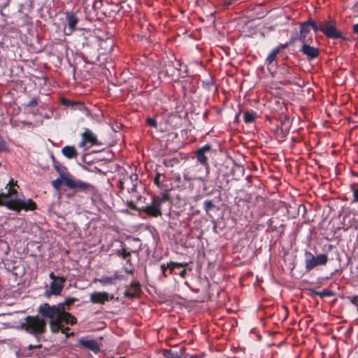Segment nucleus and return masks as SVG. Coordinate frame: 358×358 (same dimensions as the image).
<instances>
[{"label":"nucleus","mask_w":358,"mask_h":358,"mask_svg":"<svg viewBox=\"0 0 358 358\" xmlns=\"http://www.w3.org/2000/svg\"><path fill=\"white\" fill-rule=\"evenodd\" d=\"M37 310L41 319L48 322L53 334L59 331L64 333L66 330H70L69 327H64V324L73 325L77 323V319L70 313L64 311L60 305L44 303L38 307Z\"/></svg>","instance_id":"f257e3e1"},{"label":"nucleus","mask_w":358,"mask_h":358,"mask_svg":"<svg viewBox=\"0 0 358 358\" xmlns=\"http://www.w3.org/2000/svg\"><path fill=\"white\" fill-rule=\"evenodd\" d=\"M52 159L53 167L60 176L63 178L64 184L68 188L76 192H83L92 196H95L98 193L97 188L94 185L80 180H75L66 176L67 174L66 168L62 166L60 163L56 160L54 155H52Z\"/></svg>","instance_id":"f03ea898"},{"label":"nucleus","mask_w":358,"mask_h":358,"mask_svg":"<svg viewBox=\"0 0 358 358\" xmlns=\"http://www.w3.org/2000/svg\"><path fill=\"white\" fill-rule=\"evenodd\" d=\"M168 204L171 207L172 199L167 191L152 197L151 203L140 208V212L144 213L149 217H159L162 215V206Z\"/></svg>","instance_id":"7ed1b4c3"},{"label":"nucleus","mask_w":358,"mask_h":358,"mask_svg":"<svg viewBox=\"0 0 358 358\" xmlns=\"http://www.w3.org/2000/svg\"><path fill=\"white\" fill-rule=\"evenodd\" d=\"M20 328L34 336L42 335L46 332V322L40 315L27 316L24 322L20 324Z\"/></svg>","instance_id":"20e7f679"},{"label":"nucleus","mask_w":358,"mask_h":358,"mask_svg":"<svg viewBox=\"0 0 358 358\" xmlns=\"http://www.w3.org/2000/svg\"><path fill=\"white\" fill-rule=\"evenodd\" d=\"M322 33L327 38L331 40L341 39L343 41H350V38L344 36L338 29L336 20L331 16L322 20Z\"/></svg>","instance_id":"39448f33"},{"label":"nucleus","mask_w":358,"mask_h":358,"mask_svg":"<svg viewBox=\"0 0 358 358\" xmlns=\"http://www.w3.org/2000/svg\"><path fill=\"white\" fill-rule=\"evenodd\" d=\"M327 262L328 257L325 254H320L315 257L309 251L305 252V268L307 271H311L317 266L325 265Z\"/></svg>","instance_id":"423d86ee"},{"label":"nucleus","mask_w":358,"mask_h":358,"mask_svg":"<svg viewBox=\"0 0 358 358\" xmlns=\"http://www.w3.org/2000/svg\"><path fill=\"white\" fill-rule=\"evenodd\" d=\"M36 203L31 199L22 200L15 199V201L7 203V208L10 210L20 212L22 210H34L36 209Z\"/></svg>","instance_id":"0eeeda50"},{"label":"nucleus","mask_w":358,"mask_h":358,"mask_svg":"<svg viewBox=\"0 0 358 358\" xmlns=\"http://www.w3.org/2000/svg\"><path fill=\"white\" fill-rule=\"evenodd\" d=\"M287 48V44H280L278 46L275 47L268 55L265 59V65L268 70L271 72L277 67V55L282 50Z\"/></svg>","instance_id":"6e6552de"},{"label":"nucleus","mask_w":358,"mask_h":358,"mask_svg":"<svg viewBox=\"0 0 358 358\" xmlns=\"http://www.w3.org/2000/svg\"><path fill=\"white\" fill-rule=\"evenodd\" d=\"M101 143L97 139L95 134L90 129H85L84 132L81 134V141L79 142V147L84 148L87 145H99Z\"/></svg>","instance_id":"1a4fd4ad"},{"label":"nucleus","mask_w":358,"mask_h":358,"mask_svg":"<svg viewBox=\"0 0 358 358\" xmlns=\"http://www.w3.org/2000/svg\"><path fill=\"white\" fill-rule=\"evenodd\" d=\"M66 280V278L61 276V278H57L56 280L52 281L50 284L49 289L45 292V296L50 297L52 295H60Z\"/></svg>","instance_id":"9d476101"},{"label":"nucleus","mask_w":358,"mask_h":358,"mask_svg":"<svg viewBox=\"0 0 358 358\" xmlns=\"http://www.w3.org/2000/svg\"><path fill=\"white\" fill-rule=\"evenodd\" d=\"M212 151V145L206 144L199 148L196 152L197 162L206 169L209 168L208 155Z\"/></svg>","instance_id":"9b49d317"},{"label":"nucleus","mask_w":358,"mask_h":358,"mask_svg":"<svg viewBox=\"0 0 358 358\" xmlns=\"http://www.w3.org/2000/svg\"><path fill=\"white\" fill-rule=\"evenodd\" d=\"M113 295H110L106 292H94L90 296V301L94 304H104L106 301H111Z\"/></svg>","instance_id":"f8f14e48"},{"label":"nucleus","mask_w":358,"mask_h":358,"mask_svg":"<svg viewBox=\"0 0 358 358\" xmlns=\"http://www.w3.org/2000/svg\"><path fill=\"white\" fill-rule=\"evenodd\" d=\"M310 29L307 23V22H303L300 23V31L298 36L299 41L302 43H312L313 38L312 36L310 35Z\"/></svg>","instance_id":"ddd939ff"},{"label":"nucleus","mask_w":358,"mask_h":358,"mask_svg":"<svg viewBox=\"0 0 358 358\" xmlns=\"http://www.w3.org/2000/svg\"><path fill=\"white\" fill-rule=\"evenodd\" d=\"M77 346H80L85 349H88L95 354H97L100 352V346L98 342L94 339L87 340L85 338H81L78 340Z\"/></svg>","instance_id":"4468645a"},{"label":"nucleus","mask_w":358,"mask_h":358,"mask_svg":"<svg viewBox=\"0 0 358 358\" xmlns=\"http://www.w3.org/2000/svg\"><path fill=\"white\" fill-rule=\"evenodd\" d=\"M300 52L306 55L308 60H313L320 55L319 48L310 46L308 43H303Z\"/></svg>","instance_id":"2eb2a0df"},{"label":"nucleus","mask_w":358,"mask_h":358,"mask_svg":"<svg viewBox=\"0 0 358 358\" xmlns=\"http://www.w3.org/2000/svg\"><path fill=\"white\" fill-rule=\"evenodd\" d=\"M140 292L139 283L138 282H133L126 287L124 296L127 299H134L138 296Z\"/></svg>","instance_id":"dca6fc26"},{"label":"nucleus","mask_w":358,"mask_h":358,"mask_svg":"<svg viewBox=\"0 0 358 358\" xmlns=\"http://www.w3.org/2000/svg\"><path fill=\"white\" fill-rule=\"evenodd\" d=\"M65 16L68 24V29L70 31L69 34H70L75 31L76 25L79 22V19L74 13L71 12H66L65 13Z\"/></svg>","instance_id":"f3484780"},{"label":"nucleus","mask_w":358,"mask_h":358,"mask_svg":"<svg viewBox=\"0 0 358 358\" xmlns=\"http://www.w3.org/2000/svg\"><path fill=\"white\" fill-rule=\"evenodd\" d=\"M62 153L66 158L71 159L78 157V152L74 146L66 145L62 149Z\"/></svg>","instance_id":"a211bd4d"},{"label":"nucleus","mask_w":358,"mask_h":358,"mask_svg":"<svg viewBox=\"0 0 358 358\" xmlns=\"http://www.w3.org/2000/svg\"><path fill=\"white\" fill-rule=\"evenodd\" d=\"M258 117L257 113L254 110H247L243 114V121L246 124H251Z\"/></svg>","instance_id":"6ab92c4d"},{"label":"nucleus","mask_w":358,"mask_h":358,"mask_svg":"<svg viewBox=\"0 0 358 358\" xmlns=\"http://www.w3.org/2000/svg\"><path fill=\"white\" fill-rule=\"evenodd\" d=\"M60 102L62 105L66 106L67 107L73 108L75 106H77L80 110H82L83 108H85L84 104L83 103L71 101L64 97H62L60 99Z\"/></svg>","instance_id":"aec40b11"},{"label":"nucleus","mask_w":358,"mask_h":358,"mask_svg":"<svg viewBox=\"0 0 358 358\" xmlns=\"http://www.w3.org/2000/svg\"><path fill=\"white\" fill-rule=\"evenodd\" d=\"M137 179L138 176L136 174L124 176L122 180L118 182V187L121 189H124L126 187V185H129V182H132V181H136Z\"/></svg>","instance_id":"412c9836"},{"label":"nucleus","mask_w":358,"mask_h":358,"mask_svg":"<svg viewBox=\"0 0 358 358\" xmlns=\"http://www.w3.org/2000/svg\"><path fill=\"white\" fill-rule=\"evenodd\" d=\"M78 301V299L75 297H67L63 302L57 303V305H60L64 311H69L70 310V306L73 305L74 303Z\"/></svg>","instance_id":"4be33fe9"},{"label":"nucleus","mask_w":358,"mask_h":358,"mask_svg":"<svg viewBox=\"0 0 358 358\" xmlns=\"http://www.w3.org/2000/svg\"><path fill=\"white\" fill-rule=\"evenodd\" d=\"M306 22L310 29L312 28L315 33H317V31H321L322 33V20L317 23L316 21L312 18H308Z\"/></svg>","instance_id":"5701e85b"},{"label":"nucleus","mask_w":358,"mask_h":358,"mask_svg":"<svg viewBox=\"0 0 358 358\" xmlns=\"http://www.w3.org/2000/svg\"><path fill=\"white\" fill-rule=\"evenodd\" d=\"M11 197L8 191L7 190L6 192H1L0 193V206H5L7 208V203L8 202H12L15 201L14 199H6Z\"/></svg>","instance_id":"b1692460"},{"label":"nucleus","mask_w":358,"mask_h":358,"mask_svg":"<svg viewBox=\"0 0 358 358\" xmlns=\"http://www.w3.org/2000/svg\"><path fill=\"white\" fill-rule=\"evenodd\" d=\"M116 255L122 259L127 260V263L131 262V252L127 251L126 248H122L116 251Z\"/></svg>","instance_id":"393cba45"},{"label":"nucleus","mask_w":358,"mask_h":358,"mask_svg":"<svg viewBox=\"0 0 358 358\" xmlns=\"http://www.w3.org/2000/svg\"><path fill=\"white\" fill-rule=\"evenodd\" d=\"M99 282L102 285L106 286L108 285L114 284L113 275L110 277H103L101 278L95 279L94 282Z\"/></svg>","instance_id":"a878e982"},{"label":"nucleus","mask_w":358,"mask_h":358,"mask_svg":"<svg viewBox=\"0 0 358 358\" xmlns=\"http://www.w3.org/2000/svg\"><path fill=\"white\" fill-rule=\"evenodd\" d=\"M275 220L271 218L268 220L267 221V231L269 232H274L275 231H278L279 229V226L277 224H275Z\"/></svg>","instance_id":"bb28decb"},{"label":"nucleus","mask_w":358,"mask_h":358,"mask_svg":"<svg viewBox=\"0 0 358 358\" xmlns=\"http://www.w3.org/2000/svg\"><path fill=\"white\" fill-rule=\"evenodd\" d=\"M350 189L352 192L353 202L358 203V183H352L350 185Z\"/></svg>","instance_id":"cd10ccee"},{"label":"nucleus","mask_w":358,"mask_h":358,"mask_svg":"<svg viewBox=\"0 0 358 358\" xmlns=\"http://www.w3.org/2000/svg\"><path fill=\"white\" fill-rule=\"evenodd\" d=\"M313 294L315 295L320 296L321 298H323L325 296H331L333 295V292L327 289H324L322 292L314 291Z\"/></svg>","instance_id":"c85d7f7f"},{"label":"nucleus","mask_w":358,"mask_h":358,"mask_svg":"<svg viewBox=\"0 0 358 358\" xmlns=\"http://www.w3.org/2000/svg\"><path fill=\"white\" fill-rule=\"evenodd\" d=\"M163 355L165 358H182L178 353L173 352L171 350H165Z\"/></svg>","instance_id":"c756f323"},{"label":"nucleus","mask_w":358,"mask_h":358,"mask_svg":"<svg viewBox=\"0 0 358 358\" xmlns=\"http://www.w3.org/2000/svg\"><path fill=\"white\" fill-rule=\"evenodd\" d=\"M215 208V205L211 200H206L203 202V208L206 213H209L213 208Z\"/></svg>","instance_id":"7c9ffc66"},{"label":"nucleus","mask_w":358,"mask_h":358,"mask_svg":"<svg viewBox=\"0 0 358 358\" xmlns=\"http://www.w3.org/2000/svg\"><path fill=\"white\" fill-rule=\"evenodd\" d=\"M187 265L186 263H178V262H171L169 264V269H170V273H172V271L176 268H183L185 267V266Z\"/></svg>","instance_id":"2f4dec72"},{"label":"nucleus","mask_w":358,"mask_h":358,"mask_svg":"<svg viewBox=\"0 0 358 358\" xmlns=\"http://www.w3.org/2000/svg\"><path fill=\"white\" fill-rule=\"evenodd\" d=\"M177 65L178 66H171L170 65L169 66V68H171V69H166V74L169 75V76H173L175 75V72L176 71H178L179 72L180 70L179 69V67L181 66V64H180L179 62H178Z\"/></svg>","instance_id":"473e14b6"},{"label":"nucleus","mask_w":358,"mask_h":358,"mask_svg":"<svg viewBox=\"0 0 358 358\" xmlns=\"http://www.w3.org/2000/svg\"><path fill=\"white\" fill-rule=\"evenodd\" d=\"M62 183H64V180L63 178L61 176L59 178H57L52 181V185L56 189H59L60 188Z\"/></svg>","instance_id":"72a5a7b5"},{"label":"nucleus","mask_w":358,"mask_h":358,"mask_svg":"<svg viewBox=\"0 0 358 358\" xmlns=\"http://www.w3.org/2000/svg\"><path fill=\"white\" fill-rule=\"evenodd\" d=\"M145 123L148 126L152 128H157V120L153 117H148L145 120Z\"/></svg>","instance_id":"f704fd0d"},{"label":"nucleus","mask_w":358,"mask_h":358,"mask_svg":"<svg viewBox=\"0 0 358 358\" xmlns=\"http://www.w3.org/2000/svg\"><path fill=\"white\" fill-rule=\"evenodd\" d=\"M136 181L129 182V185H126V188L129 192H134L136 190Z\"/></svg>","instance_id":"c9c22d12"},{"label":"nucleus","mask_w":358,"mask_h":358,"mask_svg":"<svg viewBox=\"0 0 358 358\" xmlns=\"http://www.w3.org/2000/svg\"><path fill=\"white\" fill-rule=\"evenodd\" d=\"M347 299H348L350 303H352L353 305L356 306L357 307V312H358V296H348Z\"/></svg>","instance_id":"e433bc0d"},{"label":"nucleus","mask_w":358,"mask_h":358,"mask_svg":"<svg viewBox=\"0 0 358 358\" xmlns=\"http://www.w3.org/2000/svg\"><path fill=\"white\" fill-rule=\"evenodd\" d=\"M127 206L131 210H136V211H139L140 212V208L141 207H137L136 206V204L134 203V201H128L127 202Z\"/></svg>","instance_id":"4c0bfd02"},{"label":"nucleus","mask_w":358,"mask_h":358,"mask_svg":"<svg viewBox=\"0 0 358 358\" xmlns=\"http://www.w3.org/2000/svg\"><path fill=\"white\" fill-rule=\"evenodd\" d=\"M162 175L159 173H157L154 178V183L158 187H161L162 182L160 180Z\"/></svg>","instance_id":"58836bf2"},{"label":"nucleus","mask_w":358,"mask_h":358,"mask_svg":"<svg viewBox=\"0 0 358 358\" xmlns=\"http://www.w3.org/2000/svg\"><path fill=\"white\" fill-rule=\"evenodd\" d=\"M204 357V354H199V355H189L186 354L182 358H203Z\"/></svg>","instance_id":"ea45409f"},{"label":"nucleus","mask_w":358,"mask_h":358,"mask_svg":"<svg viewBox=\"0 0 358 358\" xmlns=\"http://www.w3.org/2000/svg\"><path fill=\"white\" fill-rule=\"evenodd\" d=\"M37 105H38V101H37L36 99L34 98L25 104V107L29 108V107L36 106Z\"/></svg>","instance_id":"a19ab883"},{"label":"nucleus","mask_w":358,"mask_h":358,"mask_svg":"<svg viewBox=\"0 0 358 358\" xmlns=\"http://www.w3.org/2000/svg\"><path fill=\"white\" fill-rule=\"evenodd\" d=\"M6 149V143L5 140L0 136V152H2Z\"/></svg>","instance_id":"79ce46f5"},{"label":"nucleus","mask_w":358,"mask_h":358,"mask_svg":"<svg viewBox=\"0 0 358 358\" xmlns=\"http://www.w3.org/2000/svg\"><path fill=\"white\" fill-rule=\"evenodd\" d=\"M8 189V191L10 195V196H16L17 195V189H15L14 187H9L7 188Z\"/></svg>","instance_id":"37998d69"},{"label":"nucleus","mask_w":358,"mask_h":358,"mask_svg":"<svg viewBox=\"0 0 358 358\" xmlns=\"http://www.w3.org/2000/svg\"><path fill=\"white\" fill-rule=\"evenodd\" d=\"M168 268H169V264L166 266L164 264L161 265V270L164 277L167 276L166 272Z\"/></svg>","instance_id":"c03bdc74"},{"label":"nucleus","mask_w":358,"mask_h":358,"mask_svg":"<svg viewBox=\"0 0 358 358\" xmlns=\"http://www.w3.org/2000/svg\"><path fill=\"white\" fill-rule=\"evenodd\" d=\"M352 34L358 36V23L352 26Z\"/></svg>","instance_id":"a18cd8bd"},{"label":"nucleus","mask_w":358,"mask_h":358,"mask_svg":"<svg viewBox=\"0 0 358 358\" xmlns=\"http://www.w3.org/2000/svg\"><path fill=\"white\" fill-rule=\"evenodd\" d=\"M296 40H299L298 38V36L294 37V36H292L290 38V39L289 40L288 42L285 43V44H287V47H288L289 45H292L293 44Z\"/></svg>","instance_id":"49530a36"},{"label":"nucleus","mask_w":358,"mask_h":358,"mask_svg":"<svg viewBox=\"0 0 358 358\" xmlns=\"http://www.w3.org/2000/svg\"><path fill=\"white\" fill-rule=\"evenodd\" d=\"M17 181H14L13 178H11L10 180V181L8 182V183L6 185V189H7L8 187H14V186H17Z\"/></svg>","instance_id":"de8ad7c7"},{"label":"nucleus","mask_w":358,"mask_h":358,"mask_svg":"<svg viewBox=\"0 0 358 358\" xmlns=\"http://www.w3.org/2000/svg\"><path fill=\"white\" fill-rule=\"evenodd\" d=\"M284 229H285V224L283 223H282L279 225V229L277 231L278 232H279L280 236H282V234H284Z\"/></svg>","instance_id":"09e8293b"},{"label":"nucleus","mask_w":358,"mask_h":358,"mask_svg":"<svg viewBox=\"0 0 358 358\" xmlns=\"http://www.w3.org/2000/svg\"><path fill=\"white\" fill-rule=\"evenodd\" d=\"M125 276L124 275H113V279H114V282L117 280H122V279H125Z\"/></svg>","instance_id":"8fccbe9b"},{"label":"nucleus","mask_w":358,"mask_h":358,"mask_svg":"<svg viewBox=\"0 0 358 358\" xmlns=\"http://www.w3.org/2000/svg\"><path fill=\"white\" fill-rule=\"evenodd\" d=\"M49 278L52 280V281H55L57 280V278H61V276H57L55 275L53 272L50 273Z\"/></svg>","instance_id":"3c124183"},{"label":"nucleus","mask_w":358,"mask_h":358,"mask_svg":"<svg viewBox=\"0 0 358 358\" xmlns=\"http://www.w3.org/2000/svg\"><path fill=\"white\" fill-rule=\"evenodd\" d=\"M41 346H42L41 345H29L28 346L27 349L29 350H32L36 349V348H41Z\"/></svg>","instance_id":"603ef678"},{"label":"nucleus","mask_w":358,"mask_h":358,"mask_svg":"<svg viewBox=\"0 0 358 358\" xmlns=\"http://www.w3.org/2000/svg\"><path fill=\"white\" fill-rule=\"evenodd\" d=\"M288 134V130L287 129L282 128V139H283Z\"/></svg>","instance_id":"864d4df0"},{"label":"nucleus","mask_w":358,"mask_h":358,"mask_svg":"<svg viewBox=\"0 0 358 358\" xmlns=\"http://www.w3.org/2000/svg\"><path fill=\"white\" fill-rule=\"evenodd\" d=\"M101 4H102V3L100 1H94V4H93L94 9H96Z\"/></svg>","instance_id":"5fc2aeb1"},{"label":"nucleus","mask_w":358,"mask_h":358,"mask_svg":"<svg viewBox=\"0 0 358 358\" xmlns=\"http://www.w3.org/2000/svg\"><path fill=\"white\" fill-rule=\"evenodd\" d=\"M186 274H187V272H186V270H185V269H182V270L179 273V275H180L182 278H185Z\"/></svg>","instance_id":"6e6d98bb"},{"label":"nucleus","mask_w":358,"mask_h":358,"mask_svg":"<svg viewBox=\"0 0 358 358\" xmlns=\"http://www.w3.org/2000/svg\"><path fill=\"white\" fill-rule=\"evenodd\" d=\"M68 331H69V330H66V331H65V332H64V333H63L64 334H65V335H66V338H69L70 336H73V334H73V332L68 333Z\"/></svg>","instance_id":"4d7b16f0"},{"label":"nucleus","mask_w":358,"mask_h":358,"mask_svg":"<svg viewBox=\"0 0 358 358\" xmlns=\"http://www.w3.org/2000/svg\"><path fill=\"white\" fill-rule=\"evenodd\" d=\"M232 4V1H225L224 3V6L225 8H228L229 6H230Z\"/></svg>","instance_id":"13d9d810"},{"label":"nucleus","mask_w":358,"mask_h":358,"mask_svg":"<svg viewBox=\"0 0 358 358\" xmlns=\"http://www.w3.org/2000/svg\"><path fill=\"white\" fill-rule=\"evenodd\" d=\"M22 124H23L24 125H26V126H28V127H31V126H32V123H31V122H29L23 121V122H22Z\"/></svg>","instance_id":"bf43d9fd"},{"label":"nucleus","mask_w":358,"mask_h":358,"mask_svg":"<svg viewBox=\"0 0 358 358\" xmlns=\"http://www.w3.org/2000/svg\"><path fill=\"white\" fill-rule=\"evenodd\" d=\"M125 271L127 273H129V274H133L134 273V270H129L127 268H125Z\"/></svg>","instance_id":"052dcab7"},{"label":"nucleus","mask_w":358,"mask_h":358,"mask_svg":"<svg viewBox=\"0 0 358 358\" xmlns=\"http://www.w3.org/2000/svg\"><path fill=\"white\" fill-rule=\"evenodd\" d=\"M184 178H185V180H190V178H188V176L186 174L184 175Z\"/></svg>","instance_id":"680f3d73"},{"label":"nucleus","mask_w":358,"mask_h":358,"mask_svg":"<svg viewBox=\"0 0 358 358\" xmlns=\"http://www.w3.org/2000/svg\"><path fill=\"white\" fill-rule=\"evenodd\" d=\"M301 207L303 208V212L305 213L306 212V207L304 206H300L299 208H301ZM299 210H300V208H299Z\"/></svg>","instance_id":"e2e57ef3"}]
</instances>
